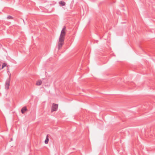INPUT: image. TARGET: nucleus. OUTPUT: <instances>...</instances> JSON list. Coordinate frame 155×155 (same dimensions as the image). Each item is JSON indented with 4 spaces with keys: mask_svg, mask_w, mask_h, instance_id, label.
Instances as JSON below:
<instances>
[{
    "mask_svg": "<svg viewBox=\"0 0 155 155\" xmlns=\"http://www.w3.org/2000/svg\"><path fill=\"white\" fill-rule=\"evenodd\" d=\"M10 81V77H9L7 79L5 83V89L6 90H8L9 88Z\"/></svg>",
    "mask_w": 155,
    "mask_h": 155,
    "instance_id": "2",
    "label": "nucleus"
},
{
    "mask_svg": "<svg viewBox=\"0 0 155 155\" xmlns=\"http://www.w3.org/2000/svg\"><path fill=\"white\" fill-rule=\"evenodd\" d=\"M42 83V81L41 80H39L37 82L36 84L37 85L39 86L41 85Z\"/></svg>",
    "mask_w": 155,
    "mask_h": 155,
    "instance_id": "5",
    "label": "nucleus"
},
{
    "mask_svg": "<svg viewBox=\"0 0 155 155\" xmlns=\"http://www.w3.org/2000/svg\"><path fill=\"white\" fill-rule=\"evenodd\" d=\"M27 109L26 107H23L21 110V112L23 114H24L25 111L27 110Z\"/></svg>",
    "mask_w": 155,
    "mask_h": 155,
    "instance_id": "4",
    "label": "nucleus"
},
{
    "mask_svg": "<svg viewBox=\"0 0 155 155\" xmlns=\"http://www.w3.org/2000/svg\"><path fill=\"white\" fill-rule=\"evenodd\" d=\"M59 3V4L62 6H64L65 5V3L63 1H60Z\"/></svg>",
    "mask_w": 155,
    "mask_h": 155,
    "instance_id": "7",
    "label": "nucleus"
},
{
    "mask_svg": "<svg viewBox=\"0 0 155 155\" xmlns=\"http://www.w3.org/2000/svg\"><path fill=\"white\" fill-rule=\"evenodd\" d=\"M66 27L64 26L61 31L60 35L58 44V48L59 50L64 44V41L65 38V36L66 34Z\"/></svg>",
    "mask_w": 155,
    "mask_h": 155,
    "instance_id": "1",
    "label": "nucleus"
},
{
    "mask_svg": "<svg viewBox=\"0 0 155 155\" xmlns=\"http://www.w3.org/2000/svg\"><path fill=\"white\" fill-rule=\"evenodd\" d=\"M6 65L7 64L5 63H3L2 64V68L3 69L4 67L6 66Z\"/></svg>",
    "mask_w": 155,
    "mask_h": 155,
    "instance_id": "9",
    "label": "nucleus"
},
{
    "mask_svg": "<svg viewBox=\"0 0 155 155\" xmlns=\"http://www.w3.org/2000/svg\"><path fill=\"white\" fill-rule=\"evenodd\" d=\"M58 104L53 103L51 107V112L57 111L58 108Z\"/></svg>",
    "mask_w": 155,
    "mask_h": 155,
    "instance_id": "3",
    "label": "nucleus"
},
{
    "mask_svg": "<svg viewBox=\"0 0 155 155\" xmlns=\"http://www.w3.org/2000/svg\"><path fill=\"white\" fill-rule=\"evenodd\" d=\"M7 18L9 19H13V17L10 15H8V16Z\"/></svg>",
    "mask_w": 155,
    "mask_h": 155,
    "instance_id": "8",
    "label": "nucleus"
},
{
    "mask_svg": "<svg viewBox=\"0 0 155 155\" xmlns=\"http://www.w3.org/2000/svg\"><path fill=\"white\" fill-rule=\"evenodd\" d=\"M49 141L48 136V135H47L46 138L45 140V144H47Z\"/></svg>",
    "mask_w": 155,
    "mask_h": 155,
    "instance_id": "6",
    "label": "nucleus"
}]
</instances>
